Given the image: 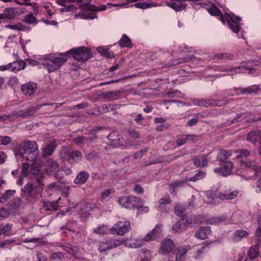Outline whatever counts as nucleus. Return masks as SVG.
Instances as JSON below:
<instances>
[{
    "label": "nucleus",
    "instance_id": "22",
    "mask_svg": "<svg viewBox=\"0 0 261 261\" xmlns=\"http://www.w3.org/2000/svg\"><path fill=\"white\" fill-rule=\"evenodd\" d=\"M82 158V153L76 150L73 151L70 153L69 157L68 158V162L70 164H74L75 162L81 160Z\"/></svg>",
    "mask_w": 261,
    "mask_h": 261
},
{
    "label": "nucleus",
    "instance_id": "4",
    "mask_svg": "<svg viewBox=\"0 0 261 261\" xmlns=\"http://www.w3.org/2000/svg\"><path fill=\"white\" fill-rule=\"evenodd\" d=\"M226 21L229 28L234 33H238L241 30V18L231 16L229 14L225 13L224 17H221V21L223 23Z\"/></svg>",
    "mask_w": 261,
    "mask_h": 261
},
{
    "label": "nucleus",
    "instance_id": "53",
    "mask_svg": "<svg viewBox=\"0 0 261 261\" xmlns=\"http://www.w3.org/2000/svg\"><path fill=\"white\" fill-rule=\"evenodd\" d=\"M186 57H184V58H182L181 60V61H180L179 62L180 63H181V62H188L189 61V60H192L193 59H194L195 57H194L193 55H187L186 54Z\"/></svg>",
    "mask_w": 261,
    "mask_h": 261
},
{
    "label": "nucleus",
    "instance_id": "38",
    "mask_svg": "<svg viewBox=\"0 0 261 261\" xmlns=\"http://www.w3.org/2000/svg\"><path fill=\"white\" fill-rule=\"evenodd\" d=\"M194 105L198 106H203V107H208L210 106L213 105V103L210 102L206 100L202 99V100H195L194 101Z\"/></svg>",
    "mask_w": 261,
    "mask_h": 261
},
{
    "label": "nucleus",
    "instance_id": "44",
    "mask_svg": "<svg viewBox=\"0 0 261 261\" xmlns=\"http://www.w3.org/2000/svg\"><path fill=\"white\" fill-rule=\"evenodd\" d=\"M255 239L258 243H261V227H258L255 231Z\"/></svg>",
    "mask_w": 261,
    "mask_h": 261
},
{
    "label": "nucleus",
    "instance_id": "47",
    "mask_svg": "<svg viewBox=\"0 0 261 261\" xmlns=\"http://www.w3.org/2000/svg\"><path fill=\"white\" fill-rule=\"evenodd\" d=\"M221 221V219L219 218L216 217L211 219L207 222L208 224L211 225H216L219 223Z\"/></svg>",
    "mask_w": 261,
    "mask_h": 261
},
{
    "label": "nucleus",
    "instance_id": "19",
    "mask_svg": "<svg viewBox=\"0 0 261 261\" xmlns=\"http://www.w3.org/2000/svg\"><path fill=\"white\" fill-rule=\"evenodd\" d=\"M238 194V192L237 191H226L224 193L218 195V198L221 200H231L236 197Z\"/></svg>",
    "mask_w": 261,
    "mask_h": 261
},
{
    "label": "nucleus",
    "instance_id": "5",
    "mask_svg": "<svg viewBox=\"0 0 261 261\" xmlns=\"http://www.w3.org/2000/svg\"><path fill=\"white\" fill-rule=\"evenodd\" d=\"M33 143L31 141H25L21 143L18 152H16V155H20L22 158L27 161L33 160Z\"/></svg>",
    "mask_w": 261,
    "mask_h": 261
},
{
    "label": "nucleus",
    "instance_id": "57",
    "mask_svg": "<svg viewBox=\"0 0 261 261\" xmlns=\"http://www.w3.org/2000/svg\"><path fill=\"white\" fill-rule=\"evenodd\" d=\"M116 246H108L106 247L105 246H100L98 249L100 252H103L107 250L111 249Z\"/></svg>",
    "mask_w": 261,
    "mask_h": 261
},
{
    "label": "nucleus",
    "instance_id": "7",
    "mask_svg": "<svg viewBox=\"0 0 261 261\" xmlns=\"http://www.w3.org/2000/svg\"><path fill=\"white\" fill-rule=\"evenodd\" d=\"M118 202L125 208H135L138 206L139 202L141 203V200L135 197L123 196L118 199Z\"/></svg>",
    "mask_w": 261,
    "mask_h": 261
},
{
    "label": "nucleus",
    "instance_id": "55",
    "mask_svg": "<svg viewBox=\"0 0 261 261\" xmlns=\"http://www.w3.org/2000/svg\"><path fill=\"white\" fill-rule=\"evenodd\" d=\"M65 10H66V12H75L76 8L73 5H69L65 6Z\"/></svg>",
    "mask_w": 261,
    "mask_h": 261
},
{
    "label": "nucleus",
    "instance_id": "34",
    "mask_svg": "<svg viewBox=\"0 0 261 261\" xmlns=\"http://www.w3.org/2000/svg\"><path fill=\"white\" fill-rule=\"evenodd\" d=\"M109 231V228L105 225L98 226L97 228H95L93 230L94 232L97 234H104Z\"/></svg>",
    "mask_w": 261,
    "mask_h": 261
},
{
    "label": "nucleus",
    "instance_id": "45",
    "mask_svg": "<svg viewBox=\"0 0 261 261\" xmlns=\"http://www.w3.org/2000/svg\"><path fill=\"white\" fill-rule=\"evenodd\" d=\"M117 136V132H112L109 135V136H108V138L109 140H112V141H116L117 140V139L114 138V137H116ZM122 140H123V139H120V138L118 139V141L120 143L122 142Z\"/></svg>",
    "mask_w": 261,
    "mask_h": 261
},
{
    "label": "nucleus",
    "instance_id": "20",
    "mask_svg": "<svg viewBox=\"0 0 261 261\" xmlns=\"http://www.w3.org/2000/svg\"><path fill=\"white\" fill-rule=\"evenodd\" d=\"M89 178V174L85 171L80 172L74 179V183L76 185H83L86 182Z\"/></svg>",
    "mask_w": 261,
    "mask_h": 261
},
{
    "label": "nucleus",
    "instance_id": "23",
    "mask_svg": "<svg viewBox=\"0 0 261 261\" xmlns=\"http://www.w3.org/2000/svg\"><path fill=\"white\" fill-rule=\"evenodd\" d=\"M21 89L25 95L31 96L33 93V84L31 83L24 84L21 86Z\"/></svg>",
    "mask_w": 261,
    "mask_h": 261
},
{
    "label": "nucleus",
    "instance_id": "59",
    "mask_svg": "<svg viewBox=\"0 0 261 261\" xmlns=\"http://www.w3.org/2000/svg\"><path fill=\"white\" fill-rule=\"evenodd\" d=\"M12 12V10L11 8H6L3 12L4 14H6L7 19L10 18V16L11 15Z\"/></svg>",
    "mask_w": 261,
    "mask_h": 261
},
{
    "label": "nucleus",
    "instance_id": "12",
    "mask_svg": "<svg viewBox=\"0 0 261 261\" xmlns=\"http://www.w3.org/2000/svg\"><path fill=\"white\" fill-rule=\"evenodd\" d=\"M45 170L48 174L55 175L59 171V165L53 161L49 160L46 164Z\"/></svg>",
    "mask_w": 261,
    "mask_h": 261
},
{
    "label": "nucleus",
    "instance_id": "40",
    "mask_svg": "<svg viewBox=\"0 0 261 261\" xmlns=\"http://www.w3.org/2000/svg\"><path fill=\"white\" fill-rule=\"evenodd\" d=\"M135 6L137 8L145 9L152 7L153 5H152L151 4L144 2H139L136 3L135 5Z\"/></svg>",
    "mask_w": 261,
    "mask_h": 261
},
{
    "label": "nucleus",
    "instance_id": "27",
    "mask_svg": "<svg viewBox=\"0 0 261 261\" xmlns=\"http://www.w3.org/2000/svg\"><path fill=\"white\" fill-rule=\"evenodd\" d=\"M206 173L201 171H198L193 177L189 178L187 177L185 179V181H196L197 180L202 179L205 176Z\"/></svg>",
    "mask_w": 261,
    "mask_h": 261
},
{
    "label": "nucleus",
    "instance_id": "54",
    "mask_svg": "<svg viewBox=\"0 0 261 261\" xmlns=\"http://www.w3.org/2000/svg\"><path fill=\"white\" fill-rule=\"evenodd\" d=\"M11 63L7 64L0 66V71H4L6 70L11 71Z\"/></svg>",
    "mask_w": 261,
    "mask_h": 261
},
{
    "label": "nucleus",
    "instance_id": "31",
    "mask_svg": "<svg viewBox=\"0 0 261 261\" xmlns=\"http://www.w3.org/2000/svg\"><path fill=\"white\" fill-rule=\"evenodd\" d=\"M119 43L121 47H130L131 45L130 39L125 35L122 36Z\"/></svg>",
    "mask_w": 261,
    "mask_h": 261
},
{
    "label": "nucleus",
    "instance_id": "15",
    "mask_svg": "<svg viewBox=\"0 0 261 261\" xmlns=\"http://www.w3.org/2000/svg\"><path fill=\"white\" fill-rule=\"evenodd\" d=\"M247 140L253 144L261 140V130H255L250 132L247 136Z\"/></svg>",
    "mask_w": 261,
    "mask_h": 261
},
{
    "label": "nucleus",
    "instance_id": "13",
    "mask_svg": "<svg viewBox=\"0 0 261 261\" xmlns=\"http://www.w3.org/2000/svg\"><path fill=\"white\" fill-rule=\"evenodd\" d=\"M209 227H201L195 233V237L200 240H204L212 234Z\"/></svg>",
    "mask_w": 261,
    "mask_h": 261
},
{
    "label": "nucleus",
    "instance_id": "37",
    "mask_svg": "<svg viewBox=\"0 0 261 261\" xmlns=\"http://www.w3.org/2000/svg\"><path fill=\"white\" fill-rule=\"evenodd\" d=\"M174 211L177 216L182 217L185 211V208L182 205L178 204L174 207Z\"/></svg>",
    "mask_w": 261,
    "mask_h": 261
},
{
    "label": "nucleus",
    "instance_id": "58",
    "mask_svg": "<svg viewBox=\"0 0 261 261\" xmlns=\"http://www.w3.org/2000/svg\"><path fill=\"white\" fill-rule=\"evenodd\" d=\"M50 5L49 4H47L46 5H45L42 7V8H44L46 10L47 13L49 16H51L54 14L52 10L49 9Z\"/></svg>",
    "mask_w": 261,
    "mask_h": 261
},
{
    "label": "nucleus",
    "instance_id": "17",
    "mask_svg": "<svg viewBox=\"0 0 261 261\" xmlns=\"http://www.w3.org/2000/svg\"><path fill=\"white\" fill-rule=\"evenodd\" d=\"M245 64L244 63H243L241 66L230 69V71L234 70L236 72L248 73L252 74H255L254 71L256 70V68H251L249 66H245Z\"/></svg>",
    "mask_w": 261,
    "mask_h": 261
},
{
    "label": "nucleus",
    "instance_id": "61",
    "mask_svg": "<svg viewBox=\"0 0 261 261\" xmlns=\"http://www.w3.org/2000/svg\"><path fill=\"white\" fill-rule=\"evenodd\" d=\"M43 22L48 25H53L57 26L58 25V22L54 20H44Z\"/></svg>",
    "mask_w": 261,
    "mask_h": 261
},
{
    "label": "nucleus",
    "instance_id": "64",
    "mask_svg": "<svg viewBox=\"0 0 261 261\" xmlns=\"http://www.w3.org/2000/svg\"><path fill=\"white\" fill-rule=\"evenodd\" d=\"M187 136L188 140L195 141L198 140L199 139V137L198 136L195 135H188Z\"/></svg>",
    "mask_w": 261,
    "mask_h": 261
},
{
    "label": "nucleus",
    "instance_id": "33",
    "mask_svg": "<svg viewBox=\"0 0 261 261\" xmlns=\"http://www.w3.org/2000/svg\"><path fill=\"white\" fill-rule=\"evenodd\" d=\"M208 12L212 15L220 16V19L221 20V17H224L222 15L221 11L215 7H212L208 9Z\"/></svg>",
    "mask_w": 261,
    "mask_h": 261
},
{
    "label": "nucleus",
    "instance_id": "26",
    "mask_svg": "<svg viewBox=\"0 0 261 261\" xmlns=\"http://www.w3.org/2000/svg\"><path fill=\"white\" fill-rule=\"evenodd\" d=\"M75 17L76 18L84 19H92L97 17L96 15L93 12H90L88 13H77L75 14Z\"/></svg>",
    "mask_w": 261,
    "mask_h": 261
},
{
    "label": "nucleus",
    "instance_id": "49",
    "mask_svg": "<svg viewBox=\"0 0 261 261\" xmlns=\"http://www.w3.org/2000/svg\"><path fill=\"white\" fill-rule=\"evenodd\" d=\"M64 257V255L61 252H55L51 254V258L53 259H61Z\"/></svg>",
    "mask_w": 261,
    "mask_h": 261
},
{
    "label": "nucleus",
    "instance_id": "39",
    "mask_svg": "<svg viewBox=\"0 0 261 261\" xmlns=\"http://www.w3.org/2000/svg\"><path fill=\"white\" fill-rule=\"evenodd\" d=\"M64 247V249L67 251L69 253L75 255V252L77 251L76 246H62Z\"/></svg>",
    "mask_w": 261,
    "mask_h": 261
},
{
    "label": "nucleus",
    "instance_id": "62",
    "mask_svg": "<svg viewBox=\"0 0 261 261\" xmlns=\"http://www.w3.org/2000/svg\"><path fill=\"white\" fill-rule=\"evenodd\" d=\"M7 158V155L2 151H0V165L3 164Z\"/></svg>",
    "mask_w": 261,
    "mask_h": 261
},
{
    "label": "nucleus",
    "instance_id": "42",
    "mask_svg": "<svg viewBox=\"0 0 261 261\" xmlns=\"http://www.w3.org/2000/svg\"><path fill=\"white\" fill-rule=\"evenodd\" d=\"M172 249L171 246H161L160 248V253L166 254L170 252Z\"/></svg>",
    "mask_w": 261,
    "mask_h": 261
},
{
    "label": "nucleus",
    "instance_id": "41",
    "mask_svg": "<svg viewBox=\"0 0 261 261\" xmlns=\"http://www.w3.org/2000/svg\"><path fill=\"white\" fill-rule=\"evenodd\" d=\"M142 204V201L141 200V203L139 202L138 206L137 207H135V208H137V213L138 214L146 213L149 211V207L148 206H141V205Z\"/></svg>",
    "mask_w": 261,
    "mask_h": 261
},
{
    "label": "nucleus",
    "instance_id": "51",
    "mask_svg": "<svg viewBox=\"0 0 261 261\" xmlns=\"http://www.w3.org/2000/svg\"><path fill=\"white\" fill-rule=\"evenodd\" d=\"M14 204L9 206L10 209H14L18 207L20 205V200L18 198L14 199L13 201Z\"/></svg>",
    "mask_w": 261,
    "mask_h": 261
},
{
    "label": "nucleus",
    "instance_id": "48",
    "mask_svg": "<svg viewBox=\"0 0 261 261\" xmlns=\"http://www.w3.org/2000/svg\"><path fill=\"white\" fill-rule=\"evenodd\" d=\"M24 21L28 24L33 23V14L32 13H30L25 16Z\"/></svg>",
    "mask_w": 261,
    "mask_h": 261
},
{
    "label": "nucleus",
    "instance_id": "28",
    "mask_svg": "<svg viewBox=\"0 0 261 261\" xmlns=\"http://www.w3.org/2000/svg\"><path fill=\"white\" fill-rule=\"evenodd\" d=\"M33 191V185L31 183L27 185L22 189V195L27 197H32Z\"/></svg>",
    "mask_w": 261,
    "mask_h": 261
},
{
    "label": "nucleus",
    "instance_id": "16",
    "mask_svg": "<svg viewBox=\"0 0 261 261\" xmlns=\"http://www.w3.org/2000/svg\"><path fill=\"white\" fill-rule=\"evenodd\" d=\"M11 71L13 72H17L23 70L25 68L26 64L22 60L15 61L11 63Z\"/></svg>",
    "mask_w": 261,
    "mask_h": 261
},
{
    "label": "nucleus",
    "instance_id": "10",
    "mask_svg": "<svg viewBox=\"0 0 261 261\" xmlns=\"http://www.w3.org/2000/svg\"><path fill=\"white\" fill-rule=\"evenodd\" d=\"M33 170V163L30 165L28 163H24L22 165V171L21 172V176L17 181V184L19 185L22 184V178L27 177L29 175H31V172Z\"/></svg>",
    "mask_w": 261,
    "mask_h": 261
},
{
    "label": "nucleus",
    "instance_id": "3",
    "mask_svg": "<svg viewBox=\"0 0 261 261\" xmlns=\"http://www.w3.org/2000/svg\"><path fill=\"white\" fill-rule=\"evenodd\" d=\"M67 56L71 55L72 57L79 62H84L89 60L90 57V51L86 47L81 46L78 48H73L65 53Z\"/></svg>",
    "mask_w": 261,
    "mask_h": 261
},
{
    "label": "nucleus",
    "instance_id": "18",
    "mask_svg": "<svg viewBox=\"0 0 261 261\" xmlns=\"http://www.w3.org/2000/svg\"><path fill=\"white\" fill-rule=\"evenodd\" d=\"M194 164L198 167H202L205 166L208 162L207 157L202 154L194 157L193 159Z\"/></svg>",
    "mask_w": 261,
    "mask_h": 261
},
{
    "label": "nucleus",
    "instance_id": "2",
    "mask_svg": "<svg viewBox=\"0 0 261 261\" xmlns=\"http://www.w3.org/2000/svg\"><path fill=\"white\" fill-rule=\"evenodd\" d=\"M67 60L65 53L49 54L44 57L41 63L49 72H52L59 69Z\"/></svg>",
    "mask_w": 261,
    "mask_h": 261
},
{
    "label": "nucleus",
    "instance_id": "50",
    "mask_svg": "<svg viewBox=\"0 0 261 261\" xmlns=\"http://www.w3.org/2000/svg\"><path fill=\"white\" fill-rule=\"evenodd\" d=\"M2 145H6L10 143L11 138L8 136H2Z\"/></svg>",
    "mask_w": 261,
    "mask_h": 261
},
{
    "label": "nucleus",
    "instance_id": "9",
    "mask_svg": "<svg viewBox=\"0 0 261 261\" xmlns=\"http://www.w3.org/2000/svg\"><path fill=\"white\" fill-rule=\"evenodd\" d=\"M233 164L231 161H226L222 163L221 167L216 168L214 169V172L220 175L224 176L230 175L232 173Z\"/></svg>",
    "mask_w": 261,
    "mask_h": 261
},
{
    "label": "nucleus",
    "instance_id": "52",
    "mask_svg": "<svg viewBox=\"0 0 261 261\" xmlns=\"http://www.w3.org/2000/svg\"><path fill=\"white\" fill-rule=\"evenodd\" d=\"M111 192H112V190L110 189H107V190H105L101 193V198L103 199L106 198L111 194Z\"/></svg>",
    "mask_w": 261,
    "mask_h": 261
},
{
    "label": "nucleus",
    "instance_id": "35",
    "mask_svg": "<svg viewBox=\"0 0 261 261\" xmlns=\"http://www.w3.org/2000/svg\"><path fill=\"white\" fill-rule=\"evenodd\" d=\"M171 202V200L169 195H166L165 197L160 198L158 201L160 207L170 204Z\"/></svg>",
    "mask_w": 261,
    "mask_h": 261
},
{
    "label": "nucleus",
    "instance_id": "30",
    "mask_svg": "<svg viewBox=\"0 0 261 261\" xmlns=\"http://www.w3.org/2000/svg\"><path fill=\"white\" fill-rule=\"evenodd\" d=\"M56 148V145L55 142H51L44 149L43 153L46 155H49L55 150Z\"/></svg>",
    "mask_w": 261,
    "mask_h": 261
},
{
    "label": "nucleus",
    "instance_id": "63",
    "mask_svg": "<svg viewBox=\"0 0 261 261\" xmlns=\"http://www.w3.org/2000/svg\"><path fill=\"white\" fill-rule=\"evenodd\" d=\"M37 261H47L46 258L41 253H37Z\"/></svg>",
    "mask_w": 261,
    "mask_h": 261
},
{
    "label": "nucleus",
    "instance_id": "11",
    "mask_svg": "<svg viewBox=\"0 0 261 261\" xmlns=\"http://www.w3.org/2000/svg\"><path fill=\"white\" fill-rule=\"evenodd\" d=\"M90 1L91 0H71L72 2L85 3V8L94 12L101 11L107 9V7L105 5H102L100 7H95L90 5Z\"/></svg>",
    "mask_w": 261,
    "mask_h": 261
},
{
    "label": "nucleus",
    "instance_id": "25",
    "mask_svg": "<svg viewBox=\"0 0 261 261\" xmlns=\"http://www.w3.org/2000/svg\"><path fill=\"white\" fill-rule=\"evenodd\" d=\"M15 190H8L5 193L0 195V203H4L8 200L15 193Z\"/></svg>",
    "mask_w": 261,
    "mask_h": 261
},
{
    "label": "nucleus",
    "instance_id": "29",
    "mask_svg": "<svg viewBox=\"0 0 261 261\" xmlns=\"http://www.w3.org/2000/svg\"><path fill=\"white\" fill-rule=\"evenodd\" d=\"M0 233L9 235L12 233V225L9 224L0 226Z\"/></svg>",
    "mask_w": 261,
    "mask_h": 261
},
{
    "label": "nucleus",
    "instance_id": "60",
    "mask_svg": "<svg viewBox=\"0 0 261 261\" xmlns=\"http://www.w3.org/2000/svg\"><path fill=\"white\" fill-rule=\"evenodd\" d=\"M184 182L183 180L181 181H176L170 185V187L175 188L179 186H181L182 184Z\"/></svg>",
    "mask_w": 261,
    "mask_h": 261
},
{
    "label": "nucleus",
    "instance_id": "21",
    "mask_svg": "<svg viewBox=\"0 0 261 261\" xmlns=\"http://www.w3.org/2000/svg\"><path fill=\"white\" fill-rule=\"evenodd\" d=\"M249 232L245 230L239 229L235 231L233 234L232 239L235 242L241 241L243 238L247 237Z\"/></svg>",
    "mask_w": 261,
    "mask_h": 261
},
{
    "label": "nucleus",
    "instance_id": "6",
    "mask_svg": "<svg viewBox=\"0 0 261 261\" xmlns=\"http://www.w3.org/2000/svg\"><path fill=\"white\" fill-rule=\"evenodd\" d=\"M130 228V225L129 222L119 221L116 223L112 228H111V232L114 234L123 236L128 232Z\"/></svg>",
    "mask_w": 261,
    "mask_h": 261
},
{
    "label": "nucleus",
    "instance_id": "1",
    "mask_svg": "<svg viewBox=\"0 0 261 261\" xmlns=\"http://www.w3.org/2000/svg\"><path fill=\"white\" fill-rule=\"evenodd\" d=\"M239 154L237 156L240 167L236 170V174L243 177L246 180L254 179L257 175L254 160H248L247 158L250 154L249 151L241 149L236 151Z\"/></svg>",
    "mask_w": 261,
    "mask_h": 261
},
{
    "label": "nucleus",
    "instance_id": "24",
    "mask_svg": "<svg viewBox=\"0 0 261 261\" xmlns=\"http://www.w3.org/2000/svg\"><path fill=\"white\" fill-rule=\"evenodd\" d=\"M259 254L258 246H251L248 251V255L249 258L253 260Z\"/></svg>",
    "mask_w": 261,
    "mask_h": 261
},
{
    "label": "nucleus",
    "instance_id": "36",
    "mask_svg": "<svg viewBox=\"0 0 261 261\" xmlns=\"http://www.w3.org/2000/svg\"><path fill=\"white\" fill-rule=\"evenodd\" d=\"M97 51L101 54L103 56H108L109 58H112L114 57L113 54L111 55L108 48L106 47L105 46H100L97 48Z\"/></svg>",
    "mask_w": 261,
    "mask_h": 261
},
{
    "label": "nucleus",
    "instance_id": "14",
    "mask_svg": "<svg viewBox=\"0 0 261 261\" xmlns=\"http://www.w3.org/2000/svg\"><path fill=\"white\" fill-rule=\"evenodd\" d=\"M161 228L162 226L161 225H156L151 232L146 235L143 240L146 241H150L156 239L157 236L161 232Z\"/></svg>",
    "mask_w": 261,
    "mask_h": 261
},
{
    "label": "nucleus",
    "instance_id": "43",
    "mask_svg": "<svg viewBox=\"0 0 261 261\" xmlns=\"http://www.w3.org/2000/svg\"><path fill=\"white\" fill-rule=\"evenodd\" d=\"M188 140L187 136V135H184L181 137H180L177 140V144L178 146H182L184 144H185L186 142V141Z\"/></svg>",
    "mask_w": 261,
    "mask_h": 261
},
{
    "label": "nucleus",
    "instance_id": "32",
    "mask_svg": "<svg viewBox=\"0 0 261 261\" xmlns=\"http://www.w3.org/2000/svg\"><path fill=\"white\" fill-rule=\"evenodd\" d=\"M187 249L179 247L176 253V260L177 261H182L184 259V255L187 253Z\"/></svg>",
    "mask_w": 261,
    "mask_h": 261
},
{
    "label": "nucleus",
    "instance_id": "46",
    "mask_svg": "<svg viewBox=\"0 0 261 261\" xmlns=\"http://www.w3.org/2000/svg\"><path fill=\"white\" fill-rule=\"evenodd\" d=\"M9 215V212L5 208H0V218L8 217Z\"/></svg>",
    "mask_w": 261,
    "mask_h": 261
},
{
    "label": "nucleus",
    "instance_id": "8",
    "mask_svg": "<svg viewBox=\"0 0 261 261\" xmlns=\"http://www.w3.org/2000/svg\"><path fill=\"white\" fill-rule=\"evenodd\" d=\"M41 167L39 165L34 166V181L36 180L37 185L35 186L36 192L39 193L43 191L42 179L43 178V173L40 172Z\"/></svg>",
    "mask_w": 261,
    "mask_h": 261
},
{
    "label": "nucleus",
    "instance_id": "56",
    "mask_svg": "<svg viewBox=\"0 0 261 261\" xmlns=\"http://www.w3.org/2000/svg\"><path fill=\"white\" fill-rule=\"evenodd\" d=\"M172 229L175 231H178L181 229V222L180 221L177 222L172 227Z\"/></svg>",
    "mask_w": 261,
    "mask_h": 261
}]
</instances>
